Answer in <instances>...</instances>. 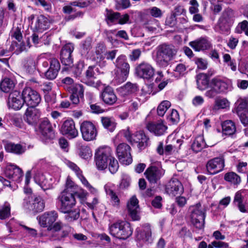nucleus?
Masks as SVG:
<instances>
[{
    "label": "nucleus",
    "mask_w": 248,
    "mask_h": 248,
    "mask_svg": "<svg viewBox=\"0 0 248 248\" xmlns=\"http://www.w3.org/2000/svg\"><path fill=\"white\" fill-rule=\"evenodd\" d=\"M35 182L44 190L47 189V180L42 173L36 174L34 177Z\"/></svg>",
    "instance_id": "obj_45"
},
{
    "label": "nucleus",
    "mask_w": 248,
    "mask_h": 248,
    "mask_svg": "<svg viewBox=\"0 0 248 248\" xmlns=\"http://www.w3.org/2000/svg\"><path fill=\"white\" fill-rule=\"evenodd\" d=\"M189 45L195 51H200L209 49L211 45L206 38L201 37L190 42Z\"/></svg>",
    "instance_id": "obj_25"
},
{
    "label": "nucleus",
    "mask_w": 248,
    "mask_h": 248,
    "mask_svg": "<svg viewBox=\"0 0 248 248\" xmlns=\"http://www.w3.org/2000/svg\"><path fill=\"white\" fill-rule=\"evenodd\" d=\"M50 23L48 19L44 15L37 16L34 23H32V28L34 31H42L46 30L49 27Z\"/></svg>",
    "instance_id": "obj_24"
},
{
    "label": "nucleus",
    "mask_w": 248,
    "mask_h": 248,
    "mask_svg": "<svg viewBox=\"0 0 248 248\" xmlns=\"http://www.w3.org/2000/svg\"><path fill=\"white\" fill-rule=\"evenodd\" d=\"M108 161L109 163L108 166L109 171L112 174L116 173L119 168V164L117 160L111 155Z\"/></svg>",
    "instance_id": "obj_51"
},
{
    "label": "nucleus",
    "mask_w": 248,
    "mask_h": 248,
    "mask_svg": "<svg viewBox=\"0 0 248 248\" xmlns=\"http://www.w3.org/2000/svg\"><path fill=\"white\" fill-rule=\"evenodd\" d=\"M61 133L69 139H73L78 136V131L76 128L74 121L71 119L64 121L60 128Z\"/></svg>",
    "instance_id": "obj_12"
},
{
    "label": "nucleus",
    "mask_w": 248,
    "mask_h": 248,
    "mask_svg": "<svg viewBox=\"0 0 248 248\" xmlns=\"http://www.w3.org/2000/svg\"><path fill=\"white\" fill-rule=\"evenodd\" d=\"M138 90V87L137 84L128 82L120 88L119 92L121 95L124 97L136 93Z\"/></svg>",
    "instance_id": "obj_33"
},
{
    "label": "nucleus",
    "mask_w": 248,
    "mask_h": 248,
    "mask_svg": "<svg viewBox=\"0 0 248 248\" xmlns=\"http://www.w3.org/2000/svg\"><path fill=\"white\" fill-rule=\"evenodd\" d=\"M136 72L140 78L150 79L154 76L155 70L150 63L144 62L136 67Z\"/></svg>",
    "instance_id": "obj_14"
},
{
    "label": "nucleus",
    "mask_w": 248,
    "mask_h": 248,
    "mask_svg": "<svg viewBox=\"0 0 248 248\" xmlns=\"http://www.w3.org/2000/svg\"><path fill=\"white\" fill-rule=\"evenodd\" d=\"M84 67V62L83 61H80L76 64L73 73L76 78L80 77L82 74L83 68Z\"/></svg>",
    "instance_id": "obj_54"
},
{
    "label": "nucleus",
    "mask_w": 248,
    "mask_h": 248,
    "mask_svg": "<svg viewBox=\"0 0 248 248\" xmlns=\"http://www.w3.org/2000/svg\"><path fill=\"white\" fill-rule=\"evenodd\" d=\"M58 217V214L55 211L46 212L38 218L40 225L43 228H49L55 222Z\"/></svg>",
    "instance_id": "obj_18"
},
{
    "label": "nucleus",
    "mask_w": 248,
    "mask_h": 248,
    "mask_svg": "<svg viewBox=\"0 0 248 248\" xmlns=\"http://www.w3.org/2000/svg\"><path fill=\"white\" fill-rule=\"evenodd\" d=\"M186 68L183 63L178 64L174 70L175 72L179 76H184L186 73Z\"/></svg>",
    "instance_id": "obj_59"
},
{
    "label": "nucleus",
    "mask_w": 248,
    "mask_h": 248,
    "mask_svg": "<svg viewBox=\"0 0 248 248\" xmlns=\"http://www.w3.org/2000/svg\"><path fill=\"white\" fill-rule=\"evenodd\" d=\"M248 28V22L245 20L238 23L235 29V32L238 33H241L243 31L245 32Z\"/></svg>",
    "instance_id": "obj_57"
},
{
    "label": "nucleus",
    "mask_w": 248,
    "mask_h": 248,
    "mask_svg": "<svg viewBox=\"0 0 248 248\" xmlns=\"http://www.w3.org/2000/svg\"><path fill=\"white\" fill-rule=\"evenodd\" d=\"M177 52V49L171 44L163 43L159 45L155 56L156 65L160 68L167 67L175 57Z\"/></svg>",
    "instance_id": "obj_1"
},
{
    "label": "nucleus",
    "mask_w": 248,
    "mask_h": 248,
    "mask_svg": "<svg viewBox=\"0 0 248 248\" xmlns=\"http://www.w3.org/2000/svg\"><path fill=\"white\" fill-rule=\"evenodd\" d=\"M133 141L138 143V146L141 150L145 149L149 144V138L142 131L137 132L134 135Z\"/></svg>",
    "instance_id": "obj_28"
},
{
    "label": "nucleus",
    "mask_w": 248,
    "mask_h": 248,
    "mask_svg": "<svg viewBox=\"0 0 248 248\" xmlns=\"http://www.w3.org/2000/svg\"><path fill=\"white\" fill-rule=\"evenodd\" d=\"M114 240L117 242L118 240H125L129 237L132 233H111Z\"/></svg>",
    "instance_id": "obj_61"
},
{
    "label": "nucleus",
    "mask_w": 248,
    "mask_h": 248,
    "mask_svg": "<svg viewBox=\"0 0 248 248\" xmlns=\"http://www.w3.org/2000/svg\"><path fill=\"white\" fill-rule=\"evenodd\" d=\"M80 131L83 139L87 141L95 140L97 135L95 126L89 121H84L81 124Z\"/></svg>",
    "instance_id": "obj_9"
},
{
    "label": "nucleus",
    "mask_w": 248,
    "mask_h": 248,
    "mask_svg": "<svg viewBox=\"0 0 248 248\" xmlns=\"http://www.w3.org/2000/svg\"><path fill=\"white\" fill-rule=\"evenodd\" d=\"M39 131L43 138L46 139H52L55 136L52 125L46 118L41 121L39 125Z\"/></svg>",
    "instance_id": "obj_17"
},
{
    "label": "nucleus",
    "mask_w": 248,
    "mask_h": 248,
    "mask_svg": "<svg viewBox=\"0 0 248 248\" xmlns=\"http://www.w3.org/2000/svg\"><path fill=\"white\" fill-rule=\"evenodd\" d=\"M11 36L14 37L18 42H20L22 39V34L21 33L20 28L17 27L14 29Z\"/></svg>",
    "instance_id": "obj_62"
},
{
    "label": "nucleus",
    "mask_w": 248,
    "mask_h": 248,
    "mask_svg": "<svg viewBox=\"0 0 248 248\" xmlns=\"http://www.w3.org/2000/svg\"><path fill=\"white\" fill-rule=\"evenodd\" d=\"M165 170L160 164L157 166L152 165L148 167L144 172L146 178L150 184H155L164 175Z\"/></svg>",
    "instance_id": "obj_8"
},
{
    "label": "nucleus",
    "mask_w": 248,
    "mask_h": 248,
    "mask_svg": "<svg viewBox=\"0 0 248 248\" xmlns=\"http://www.w3.org/2000/svg\"><path fill=\"white\" fill-rule=\"evenodd\" d=\"M22 98L28 107H36L41 100L40 94L30 87H26L23 89Z\"/></svg>",
    "instance_id": "obj_6"
},
{
    "label": "nucleus",
    "mask_w": 248,
    "mask_h": 248,
    "mask_svg": "<svg viewBox=\"0 0 248 248\" xmlns=\"http://www.w3.org/2000/svg\"><path fill=\"white\" fill-rule=\"evenodd\" d=\"M5 174L6 176L14 181L19 182L23 176V171L20 168L14 164H9L6 166Z\"/></svg>",
    "instance_id": "obj_20"
},
{
    "label": "nucleus",
    "mask_w": 248,
    "mask_h": 248,
    "mask_svg": "<svg viewBox=\"0 0 248 248\" xmlns=\"http://www.w3.org/2000/svg\"><path fill=\"white\" fill-rule=\"evenodd\" d=\"M23 205L25 209L34 213L40 212L45 208V202L40 196H28L24 199Z\"/></svg>",
    "instance_id": "obj_7"
},
{
    "label": "nucleus",
    "mask_w": 248,
    "mask_h": 248,
    "mask_svg": "<svg viewBox=\"0 0 248 248\" xmlns=\"http://www.w3.org/2000/svg\"><path fill=\"white\" fill-rule=\"evenodd\" d=\"M170 102L167 100L162 101L158 106L157 111L158 115L163 116L167 110L170 107Z\"/></svg>",
    "instance_id": "obj_49"
},
{
    "label": "nucleus",
    "mask_w": 248,
    "mask_h": 248,
    "mask_svg": "<svg viewBox=\"0 0 248 248\" xmlns=\"http://www.w3.org/2000/svg\"><path fill=\"white\" fill-rule=\"evenodd\" d=\"M71 92L72 93L80 96V98H83L84 97V88L82 84H76L71 88Z\"/></svg>",
    "instance_id": "obj_53"
},
{
    "label": "nucleus",
    "mask_w": 248,
    "mask_h": 248,
    "mask_svg": "<svg viewBox=\"0 0 248 248\" xmlns=\"http://www.w3.org/2000/svg\"><path fill=\"white\" fill-rule=\"evenodd\" d=\"M66 214H67L66 218L68 219H70V220H76L79 217V210L78 209H76L74 210L71 209Z\"/></svg>",
    "instance_id": "obj_55"
},
{
    "label": "nucleus",
    "mask_w": 248,
    "mask_h": 248,
    "mask_svg": "<svg viewBox=\"0 0 248 248\" xmlns=\"http://www.w3.org/2000/svg\"><path fill=\"white\" fill-rule=\"evenodd\" d=\"M101 100L106 105H113L117 101V97L113 89L110 86L104 88L100 94Z\"/></svg>",
    "instance_id": "obj_19"
},
{
    "label": "nucleus",
    "mask_w": 248,
    "mask_h": 248,
    "mask_svg": "<svg viewBox=\"0 0 248 248\" xmlns=\"http://www.w3.org/2000/svg\"><path fill=\"white\" fill-rule=\"evenodd\" d=\"M67 165L71 170L75 172L77 176L82 173V171L80 170L79 168L74 163L71 161H68L67 162Z\"/></svg>",
    "instance_id": "obj_64"
},
{
    "label": "nucleus",
    "mask_w": 248,
    "mask_h": 248,
    "mask_svg": "<svg viewBox=\"0 0 248 248\" xmlns=\"http://www.w3.org/2000/svg\"><path fill=\"white\" fill-rule=\"evenodd\" d=\"M235 12L232 9L228 8L222 13L221 19L227 23H230L234 19Z\"/></svg>",
    "instance_id": "obj_43"
},
{
    "label": "nucleus",
    "mask_w": 248,
    "mask_h": 248,
    "mask_svg": "<svg viewBox=\"0 0 248 248\" xmlns=\"http://www.w3.org/2000/svg\"><path fill=\"white\" fill-rule=\"evenodd\" d=\"M197 88L201 91L210 86L209 76L207 74L200 73L196 76Z\"/></svg>",
    "instance_id": "obj_31"
},
{
    "label": "nucleus",
    "mask_w": 248,
    "mask_h": 248,
    "mask_svg": "<svg viewBox=\"0 0 248 248\" xmlns=\"http://www.w3.org/2000/svg\"><path fill=\"white\" fill-rule=\"evenodd\" d=\"M110 232H132L133 230L129 223L125 221H118L111 225L109 227Z\"/></svg>",
    "instance_id": "obj_26"
},
{
    "label": "nucleus",
    "mask_w": 248,
    "mask_h": 248,
    "mask_svg": "<svg viewBox=\"0 0 248 248\" xmlns=\"http://www.w3.org/2000/svg\"><path fill=\"white\" fill-rule=\"evenodd\" d=\"M117 3V9H119L122 8L123 9H126L129 7L131 5L129 0H120L119 1L116 0Z\"/></svg>",
    "instance_id": "obj_60"
},
{
    "label": "nucleus",
    "mask_w": 248,
    "mask_h": 248,
    "mask_svg": "<svg viewBox=\"0 0 248 248\" xmlns=\"http://www.w3.org/2000/svg\"><path fill=\"white\" fill-rule=\"evenodd\" d=\"M15 83L12 79L5 78L0 82V91L5 93L11 92L15 88Z\"/></svg>",
    "instance_id": "obj_35"
},
{
    "label": "nucleus",
    "mask_w": 248,
    "mask_h": 248,
    "mask_svg": "<svg viewBox=\"0 0 248 248\" xmlns=\"http://www.w3.org/2000/svg\"><path fill=\"white\" fill-rule=\"evenodd\" d=\"M23 68L29 74L33 73L36 68V62L35 58L32 56L27 57L24 60Z\"/></svg>",
    "instance_id": "obj_37"
},
{
    "label": "nucleus",
    "mask_w": 248,
    "mask_h": 248,
    "mask_svg": "<svg viewBox=\"0 0 248 248\" xmlns=\"http://www.w3.org/2000/svg\"><path fill=\"white\" fill-rule=\"evenodd\" d=\"M138 203V200L136 196H133L127 204L129 215L133 220H138L140 219V216L139 215L140 208Z\"/></svg>",
    "instance_id": "obj_23"
},
{
    "label": "nucleus",
    "mask_w": 248,
    "mask_h": 248,
    "mask_svg": "<svg viewBox=\"0 0 248 248\" xmlns=\"http://www.w3.org/2000/svg\"><path fill=\"white\" fill-rule=\"evenodd\" d=\"M94 66H90L85 72V77L83 79V82L88 86L96 87L98 84L95 82L94 79L95 73L93 71Z\"/></svg>",
    "instance_id": "obj_29"
},
{
    "label": "nucleus",
    "mask_w": 248,
    "mask_h": 248,
    "mask_svg": "<svg viewBox=\"0 0 248 248\" xmlns=\"http://www.w3.org/2000/svg\"><path fill=\"white\" fill-rule=\"evenodd\" d=\"M11 217V205L8 202H5L2 205H0V219H5Z\"/></svg>",
    "instance_id": "obj_41"
},
{
    "label": "nucleus",
    "mask_w": 248,
    "mask_h": 248,
    "mask_svg": "<svg viewBox=\"0 0 248 248\" xmlns=\"http://www.w3.org/2000/svg\"><path fill=\"white\" fill-rule=\"evenodd\" d=\"M190 4L191 5L189 8V13L191 14L197 13L199 12V4L196 0H191L189 2Z\"/></svg>",
    "instance_id": "obj_58"
},
{
    "label": "nucleus",
    "mask_w": 248,
    "mask_h": 248,
    "mask_svg": "<svg viewBox=\"0 0 248 248\" xmlns=\"http://www.w3.org/2000/svg\"><path fill=\"white\" fill-rule=\"evenodd\" d=\"M77 194V192L67 191L66 190H63L61 192L56 199L58 210L64 214L68 212L76 205L75 196Z\"/></svg>",
    "instance_id": "obj_2"
},
{
    "label": "nucleus",
    "mask_w": 248,
    "mask_h": 248,
    "mask_svg": "<svg viewBox=\"0 0 248 248\" xmlns=\"http://www.w3.org/2000/svg\"><path fill=\"white\" fill-rule=\"evenodd\" d=\"M41 116L40 110L36 107H28L24 114L23 119L28 124L35 126Z\"/></svg>",
    "instance_id": "obj_13"
},
{
    "label": "nucleus",
    "mask_w": 248,
    "mask_h": 248,
    "mask_svg": "<svg viewBox=\"0 0 248 248\" xmlns=\"http://www.w3.org/2000/svg\"><path fill=\"white\" fill-rule=\"evenodd\" d=\"M210 87L214 88L220 93L228 89V85L223 78L217 77L210 81Z\"/></svg>",
    "instance_id": "obj_27"
},
{
    "label": "nucleus",
    "mask_w": 248,
    "mask_h": 248,
    "mask_svg": "<svg viewBox=\"0 0 248 248\" xmlns=\"http://www.w3.org/2000/svg\"><path fill=\"white\" fill-rule=\"evenodd\" d=\"M131 148L127 144H119L116 148V153L119 161L124 164L129 165L132 162Z\"/></svg>",
    "instance_id": "obj_10"
},
{
    "label": "nucleus",
    "mask_w": 248,
    "mask_h": 248,
    "mask_svg": "<svg viewBox=\"0 0 248 248\" xmlns=\"http://www.w3.org/2000/svg\"><path fill=\"white\" fill-rule=\"evenodd\" d=\"M136 240L143 243H151L153 238L151 233H137Z\"/></svg>",
    "instance_id": "obj_50"
},
{
    "label": "nucleus",
    "mask_w": 248,
    "mask_h": 248,
    "mask_svg": "<svg viewBox=\"0 0 248 248\" xmlns=\"http://www.w3.org/2000/svg\"><path fill=\"white\" fill-rule=\"evenodd\" d=\"M236 111L238 115L243 114L247 109L248 102L246 99L240 98L235 103Z\"/></svg>",
    "instance_id": "obj_44"
},
{
    "label": "nucleus",
    "mask_w": 248,
    "mask_h": 248,
    "mask_svg": "<svg viewBox=\"0 0 248 248\" xmlns=\"http://www.w3.org/2000/svg\"><path fill=\"white\" fill-rule=\"evenodd\" d=\"M81 54L82 55L87 54L92 48V40L90 38H86L82 43L81 46Z\"/></svg>",
    "instance_id": "obj_52"
},
{
    "label": "nucleus",
    "mask_w": 248,
    "mask_h": 248,
    "mask_svg": "<svg viewBox=\"0 0 248 248\" xmlns=\"http://www.w3.org/2000/svg\"><path fill=\"white\" fill-rule=\"evenodd\" d=\"M79 155L85 159L90 158L92 155L91 148L88 146H81L79 148Z\"/></svg>",
    "instance_id": "obj_47"
},
{
    "label": "nucleus",
    "mask_w": 248,
    "mask_h": 248,
    "mask_svg": "<svg viewBox=\"0 0 248 248\" xmlns=\"http://www.w3.org/2000/svg\"><path fill=\"white\" fill-rule=\"evenodd\" d=\"M101 122L103 126L110 131H113L116 127V124L112 117H102Z\"/></svg>",
    "instance_id": "obj_42"
},
{
    "label": "nucleus",
    "mask_w": 248,
    "mask_h": 248,
    "mask_svg": "<svg viewBox=\"0 0 248 248\" xmlns=\"http://www.w3.org/2000/svg\"><path fill=\"white\" fill-rule=\"evenodd\" d=\"M111 154L112 151L108 146L100 147L97 149L95 154V161L98 169L103 170L107 168Z\"/></svg>",
    "instance_id": "obj_5"
},
{
    "label": "nucleus",
    "mask_w": 248,
    "mask_h": 248,
    "mask_svg": "<svg viewBox=\"0 0 248 248\" xmlns=\"http://www.w3.org/2000/svg\"><path fill=\"white\" fill-rule=\"evenodd\" d=\"M50 67L45 72V77L49 80L55 79L61 68V65L59 61L55 58H51L49 60Z\"/></svg>",
    "instance_id": "obj_22"
},
{
    "label": "nucleus",
    "mask_w": 248,
    "mask_h": 248,
    "mask_svg": "<svg viewBox=\"0 0 248 248\" xmlns=\"http://www.w3.org/2000/svg\"><path fill=\"white\" fill-rule=\"evenodd\" d=\"M106 12L105 20L107 25L110 26L113 24H118V19L120 17V13L114 12L108 9L106 10Z\"/></svg>",
    "instance_id": "obj_34"
},
{
    "label": "nucleus",
    "mask_w": 248,
    "mask_h": 248,
    "mask_svg": "<svg viewBox=\"0 0 248 248\" xmlns=\"http://www.w3.org/2000/svg\"><path fill=\"white\" fill-rule=\"evenodd\" d=\"M223 134L227 135H232L236 131V127L234 123L231 120H227L222 124Z\"/></svg>",
    "instance_id": "obj_39"
},
{
    "label": "nucleus",
    "mask_w": 248,
    "mask_h": 248,
    "mask_svg": "<svg viewBox=\"0 0 248 248\" xmlns=\"http://www.w3.org/2000/svg\"><path fill=\"white\" fill-rule=\"evenodd\" d=\"M106 192L108 195L114 205H118L119 204L120 200L116 193L110 188L109 186L106 185L104 186Z\"/></svg>",
    "instance_id": "obj_46"
},
{
    "label": "nucleus",
    "mask_w": 248,
    "mask_h": 248,
    "mask_svg": "<svg viewBox=\"0 0 248 248\" xmlns=\"http://www.w3.org/2000/svg\"><path fill=\"white\" fill-rule=\"evenodd\" d=\"M206 147V144L202 136H197L191 145L192 150L198 153L201 151L203 148Z\"/></svg>",
    "instance_id": "obj_38"
},
{
    "label": "nucleus",
    "mask_w": 248,
    "mask_h": 248,
    "mask_svg": "<svg viewBox=\"0 0 248 248\" xmlns=\"http://www.w3.org/2000/svg\"><path fill=\"white\" fill-rule=\"evenodd\" d=\"M115 64L117 68L115 79L119 83H123L126 80L130 69L126 57L123 55L119 56L116 60Z\"/></svg>",
    "instance_id": "obj_4"
},
{
    "label": "nucleus",
    "mask_w": 248,
    "mask_h": 248,
    "mask_svg": "<svg viewBox=\"0 0 248 248\" xmlns=\"http://www.w3.org/2000/svg\"><path fill=\"white\" fill-rule=\"evenodd\" d=\"M144 100H142L139 98H136L134 100H132L131 103L129 106V109L130 111H135L138 110L141 103L143 102Z\"/></svg>",
    "instance_id": "obj_56"
},
{
    "label": "nucleus",
    "mask_w": 248,
    "mask_h": 248,
    "mask_svg": "<svg viewBox=\"0 0 248 248\" xmlns=\"http://www.w3.org/2000/svg\"><path fill=\"white\" fill-rule=\"evenodd\" d=\"M224 159L223 157H217L209 160L206 165L208 173L216 174L222 171L224 167Z\"/></svg>",
    "instance_id": "obj_11"
},
{
    "label": "nucleus",
    "mask_w": 248,
    "mask_h": 248,
    "mask_svg": "<svg viewBox=\"0 0 248 248\" xmlns=\"http://www.w3.org/2000/svg\"><path fill=\"white\" fill-rule=\"evenodd\" d=\"M166 192L171 196L181 195L184 188L181 183L176 178H171L166 186Z\"/></svg>",
    "instance_id": "obj_15"
},
{
    "label": "nucleus",
    "mask_w": 248,
    "mask_h": 248,
    "mask_svg": "<svg viewBox=\"0 0 248 248\" xmlns=\"http://www.w3.org/2000/svg\"><path fill=\"white\" fill-rule=\"evenodd\" d=\"M206 211L204 207L200 203L189 207L187 217L195 228L199 230L203 228Z\"/></svg>",
    "instance_id": "obj_3"
},
{
    "label": "nucleus",
    "mask_w": 248,
    "mask_h": 248,
    "mask_svg": "<svg viewBox=\"0 0 248 248\" xmlns=\"http://www.w3.org/2000/svg\"><path fill=\"white\" fill-rule=\"evenodd\" d=\"M74 49V45L71 43L67 44L62 47L61 51L60 59L63 65L69 66L72 65L73 60L71 54Z\"/></svg>",
    "instance_id": "obj_16"
},
{
    "label": "nucleus",
    "mask_w": 248,
    "mask_h": 248,
    "mask_svg": "<svg viewBox=\"0 0 248 248\" xmlns=\"http://www.w3.org/2000/svg\"><path fill=\"white\" fill-rule=\"evenodd\" d=\"M146 127L150 132L157 136L164 134L167 129V127L162 123H148Z\"/></svg>",
    "instance_id": "obj_32"
},
{
    "label": "nucleus",
    "mask_w": 248,
    "mask_h": 248,
    "mask_svg": "<svg viewBox=\"0 0 248 248\" xmlns=\"http://www.w3.org/2000/svg\"><path fill=\"white\" fill-rule=\"evenodd\" d=\"M24 102L22 98V94L18 91L11 93L8 97V106L15 110H19L23 106Z\"/></svg>",
    "instance_id": "obj_21"
},
{
    "label": "nucleus",
    "mask_w": 248,
    "mask_h": 248,
    "mask_svg": "<svg viewBox=\"0 0 248 248\" xmlns=\"http://www.w3.org/2000/svg\"><path fill=\"white\" fill-rule=\"evenodd\" d=\"M224 179L226 181L234 186L239 185L241 181L240 176L232 171L226 173L224 175Z\"/></svg>",
    "instance_id": "obj_40"
},
{
    "label": "nucleus",
    "mask_w": 248,
    "mask_h": 248,
    "mask_svg": "<svg viewBox=\"0 0 248 248\" xmlns=\"http://www.w3.org/2000/svg\"><path fill=\"white\" fill-rule=\"evenodd\" d=\"M168 119L170 121L172 124L178 122L179 120V115L178 111L175 109H172L171 114L168 117Z\"/></svg>",
    "instance_id": "obj_63"
},
{
    "label": "nucleus",
    "mask_w": 248,
    "mask_h": 248,
    "mask_svg": "<svg viewBox=\"0 0 248 248\" xmlns=\"http://www.w3.org/2000/svg\"><path fill=\"white\" fill-rule=\"evenodd\" d=\"M31 1L37 6H42L46 12L51 11V4L46 0H31Z\"/></svg>",
    "instance_id": "obj_48"
},
{
    "label": "nucleus",
    "mask_w": 248,
    "mask_h": 248,
    "mask_svg": "<svg viewBox=\"0 0 248 248\" xmlns=\"http://www.w3.org/2000/svg\"><path fill=\"white\" fill-rule=\"evenodd\" d=\"M47 231L52 232L62 231V232H70L73 229L70 226L63 224L61 222H56L53 223L48 228Z\"/></svg>",
    "instance_id": "obj_36"
},
{
    "label": "nucleus",
    "mask_w": 248,
    "mask_h": 248,
    "mask_svg": "<svg viewBox=\"0 0 248 248\" xmlns=\"http://www.w3.org/2000/svg\"><path fill=\"white\" fill-rule=\"evenodd\" d=\"M4 146L7 152L16 155H21L25 151V147L18 143L16 144L12 142H6Z\"/></svg>",
    "instance_id": "obj_30"
}]
</instances>
